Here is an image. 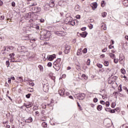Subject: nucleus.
<instances>
[{"label":"nucleus","mask_w":128,"mask_h":128,"mask_svg":"<svg viewBox=\"0 0 128 128\" xmlns=\"http://www.w3.org/2000/svg\"><path fill=\"white\" fill-rule=\"evenodd\" d=\"M50 36H52V34L50 33V32L44 30L40 32V40H50Z\"/></svg>","instance_id":"1"},{"label":"nucleus","mask_w":128,"mask_h":128,"mask_svg":"<svg viewBox=\"0 0 128 128\" xmlns=\"http://www.w3.org/2000/svg\"><path fill=\"white\" fill-rule=\"evenodd\" d=\"M61 60L62 59L60 58H58L54 62V66L53 68H54V70H57V72H58V70H60V66H62V64H60Z\"/></svg>","instance_id":"2"},{"label":"nucleus","mask_w":128,"mask_h":128,"mask_svg":"<svg viewBox=\"0 0 128 128\" xmlns=\"http://www.w3.org/2000/svg\"><path fill=\"white\" fill-rule=\"evenodd\" d=\"M66 18L65 20L66 22H67V24H68V22H72V18L70 16V13H68L66 14Z\"/></svg>","instance_id":"3"},{"label":"nucleus","mask_w":128,"mask_h":128,"mask_svg":"<svg viewBox=\"0 0 128 128\" xmlns=\"http://www.w3.org/2000/svg\"><path fill=\"white\" fill-rule=\"evenodd\" d=\"M86 96V94H76V97L78 100H84V98Z\"/></svg>","instance_id":"4"},{"label":"nucleus","mask_w":128,"mask_h":128,"mask_svg":"<svg viewBox=\"0 0 128 128\" xmlns=\"http://www.w3.org/2000/svg\"><path fill=\"white\" fill-rule=\"evenodd\" d=\"M56 58V54H53L52 55H48L46 60H50V62H52V60H54Z\"/></svg>","instance_id":"5"},{"label":"nucleus","mask_w":128,"mask_h":128,"mask_svg":"<svg viewBox=\"0 0 128 128\" xmlns=\"http://www.w3.org/2000/svg\"><path fill=\"white\" fill-rule=\"evenodd\" d=\"M48 88H50V86L48 83L46 84H43V90L45 92H48Z\"/></svg>","instance_id":"6"},{"label":"nucleus","mask_w":128,"mask_h":128,"mask_svg":"<svg viewBox=\"0 0 128 128\" xmlns=\"http://www.w3.org/2000/svg\"><path fill=\"white\" fill-rule=\"evenodd\" d=\"M55 34L58 36H64L66 32L64 31H57L55 32Z\"/></svg>","instance_id":"7"},{"label":"nucleus","mask_w":128,"mask_h":128,"mask_svg":"<svg viewBox=\"0 0 128 128\" xmlns=\"http://www.w3.org/2000/svg\"><path fill=\"white\" fill-rule=\"evenodd\" d=\"M78 36H82V38H86V36H88V32H84L82 33L78 32Z\"/></svg>","instance_id":"8"},{"label":"nucleus","mask_w":128,"mask_h":128,"mask_svg":"<svg viewBox=\"0 0 128 128\" xmlns=\"http://www.w3.org/2000/svg\"><path fill=\"white\" fill-rule=\"evenodd\" d=\"M54 2H56V0H51L49 2V6L50 8H54V6H56V4H54Z\"/></svg>","instance_id":"9"},{"label":"nucleus","mask_w":128,"mask_h":128,"mask_svg":"<svg viewBox=\"0 0 128 128\" xmlns=\"http://www.w3.org/2000/svg\"><path fill=\"white\" fill-rule=\"evenodd\" d=\"M70 46H66L65 50H64V52L66 54H68L70 52Z\"/></svg>","instance_id":"10"},{"label":"nucleus","mask_w":128,"mask_h":128,"mask_svg":"<svg viewBox=\"0 0 128 128\" xmlns=\"http://www.w3.org/2000/svg\"><path fill=\"white\" fill-rule=\"evenodd\" d=\"M32 8H34V14H38V12H41L42 10V8H40L39 7H34Z\"/></svg>","instance_id":"11"},{"label":"nucleus","mask_w":128,"mask_h":128,"mask_svg":"<svg viewBox=\"0 0 128 128\" xmlns=\"http://www.w3.org/2000/svg\"><path fill=\"white\" fill-rule=\"evenodd\" d=\"M19 48L21 50L22 52H28V50H26V48L24 46H19Z\"/></svg>","instance_id":"12"},{"label":"nucleus","mask_w":128,"mask_h":128,"mask_svg":"<svg viewBox=\"0 0 128 128\" xmlns=\"http://www.w3.org/2000/svg\"><path fill=\"white\" fill-rule=\"evenodd\" d=\"M91 6L92 7V9L93 10H94L96 8H98V3L96 2H93L91 4Z\"/></svg>","instance_id":"13"},{"label":"nucleus","mask_w":128,"mask_h":128,"mask_svg":"<svg viewBox=\"0 0 128 128\" xmlns=\"http://www.w3.org/2000/svg\"><path fill=\"white\" fill-rule=\"evenodd\" d=\"M58 92L61 96H64V90H60L58 91Z\"/></svg>","instance_id":"14"},{"label":"nucleus","mask_w":128,"mask_h":128,"mask_svg":"<svg viewBox=\"0 0 128 128\" xmlns=\"http://www.w3.org/2000/svg\"><path fill=\"white\" fill-rule=\"evenodd\" d=\"M30 16H32V13L30 12L26 14L24 16L25 20H30Z\"/></svg>","instance_id":"15"},{"label":"nucleus","mask_w":128,"mask_h":128,"mask_svg":"<svg viewBox=\"0 0 128 128\" xmlns=\"http://www.w3.org/2000/svg\"><path fill=\"white\" fill-rule=\"evenodd\" d=\"M30 37L28 36H24L22 37V40H28Z\"/></svg>","instance_id":"16"},{"label":"nucleus","mask_w":128,"mask_h":128,"mask_svg":"<svg viewBox=\"0 0 128 128\" xmlns=\"http://www.w3.org/2000/svg\"><path fill=\"white\" fill-rule=\"evenodd\" d=\"M24 122H28V123L32 122V118L30 117L29 118L26 119L24 120Z\"/></svg>","instance_id":"17"},{"label":"nucleus","mask_w":128,"mask_h":128,"mask_svg":"<svg viewBox=\"0 0 128 128\" xmlns=\"http://www.w3.org/2000/svg\"><path fill=\"white\" fill-rule=\"evenodd\" d=\"M77 56H82V49L80 48L78 50L77 53H76Z\"/></svg>","instance_id":"18"},{"label":"nucleus","mask_w":128,"mask_h":128,"mask_svg":"<svg viewBox=\"0 0 128 128\" xmlns=\"http://www.w3.org/2000/svg\"><path fill=\"white\" fill-rule=\"evenodd\" d=\"M67 24H69V26H74L76 24V22H74V20H72L69 22L68 23H66Z\"/></svg>","instance_id":"19"},{"label":"nucleus","mask_w":128,"mask_h":128,"mask_svg":"<svg viewBox=\"0 0 128 128\" xmlns=\"http://www.w3.org/2000/svg\"><path fill=\"white\" fill-rule=\"evenodd\" d=\"M109 56L111 58H112L114 60V58H116V55L112 53H110Z\"/></svg>","instance_id":"20"},{"label":"nucleus","mask_w":128,"mask_h":128,"mask_svg":"<svg viewBox=\"0 0 128 128\" xmlns=\"http://www.w3.org/2000/svg\"><path fill=\"white\" fill-rule=\"evenodd\" d=\"M24 106H26V108H32V105L31 104H26L24 103Z\"/></svg>","instance_id":"21"},{"label":"nucleus","mask_w":128,"mask_h":128,"mask_svg":"<svg viewBox=\"0 0 128 128\" xmlns=\"http://www.w3.org/2000/svg\"><path fill=\"white\" fill-rule=\"evenodd\" d=\"M42 128H48V124L46 122H43L42 124Z\"/></svg>","instance_id":"22"},{"label":"nucleus","mask_w":128,"mask_h":128,"mask_svg":"<svg viewBox=\"0 0 128 128\" xmlns=\"http://www.w3.org/2000/svg\"><path fill=\"white\" fill-rule=\"evenodd\" d=\"M96 108L98 110L99 112H100V110H102V105H98L97 106Z\"/></svg>","instance_id":"23"},{"label":"nucleus","mask_w":128,"mask_h":128,"mask_svg":"<svg viewBox=\"0 0 128 128\" xmlns=\"http://www.w3.org/2000/svg\"><path fill=\"white\" fill-rule=\"evenodd\" d=\"M120 62H122V60H124V55L120 56Z\"/></svg>","instance_id":"24"},{"label":"nucleus","mask_w":128,"mask_h":128,"mask_svg":"<svg viewBox=\"0 0 128 128\" xmlns=\"http://www.w3.org/2000/svg\"><path fill=\"white\" fill-rule=\"evenodd\" d=\"M120 128H128V124H124Z\"/></svg>","instance_id":"25"},{"label":"nucleus","mask_w":128,"mask_h":128,"mask_svg":"<svg viewBox=\"0 0 128 128\" xmlns=\"http://www.w3.org/2000/svg\"><path fill=\"white\" fill-rule=\"evenodd\" d=\"M38 67L39 70H40L41 72H42V70H44V67L42 66L39 65Z\"/></svg>","instance_id":"26"},{"label":"nucleus","mask_w":128,"mask_h":128,"mask_svg":"<svg viewBox=\"0 0 128 128\" xmlns=\"http://www.w3.org/2000/svg\"><path fill=\"white\" fill-rule=\"evenodd\" d=\"M106 12H103L102 13V18H106Z\"/></svg>","instance_id":"27"},{"label":"nucleus","mask_w":128,"mask_h":128,"mask_svg":"<svg viewBox=\"0 0 128 128\" xmlns=\"http://www.w3.org/2000/svg\"><path fill=\"white\" fill-rule=\"evenodd\" d=\"M86 64L87 66H90V59H88L87 62H86Z\"/></svg>","instance_id":"28"},{"label":"nucleus","mask_w":128,"mask_h":128,"mask_svg":"<svg viewBox=\"0 0 128 128\" xmlns=\"http://www.w3.org/2000/svg\"><path fill=\"white\" fill-rule=\"evenodd\" d=\"M83 54H86L88 52V48H84L83 50H82Z\"/></svg>","instance_id":"29"},{"label":"nucleus","mask_w":128,"mask_h":128,"mask_svg":"<svg viewBox=\"0 0 128 128\" xmlns=\"http://www.w3.org/2000/svg\"><path fill=\"white\" fill-rule=\"evenodd\" d=\"M75 10H76L77 12L80 10V6L77 5L75 6Z\"/></svg>","instance_id":"30"},{"label":"nucleus","mask_w":128,"mask_h":128,"mask_svg":"<svg viewBox=\"0 0 128 128\" xmlns=\"http://www.w3.org/2000/svg\"><path fill=\"white\" fill-rule=\"evenodd\" d=\"M96 66L99 68H102V64H97Z\"/></svg>","instance_id":"31"},{"label":"nucleus","mask_w":128,"mask_h":128,"mask_svg":"<svg viewBox=\"0 0 128 128\" xmlns=\"http://www.w3.org/2000/svg\"><path fill=\"white\" fill-rule=\"evenodd\" d=\"M122 84H120L119 86L118 87V90L120 91V92H122Z\"/></svg>","instance_id":"32"},{"label":"nucleus","mask_w":128,"mask_h":128,"mask_svg":"<svg viewBox=\"0 0 128 128\" xmlns=\"http://www.w3.org/2000/svg\"><path fill=\"white\" fill-rule=\"evenodd\" d=\"M115 106H116V102H112L111 104V107L112 108H114Z\"/></svg>","instance_id":"33"},{"label":"nucleus","mask_w":128,"mask_h":128,"mask_svg":"<svg viewBox=\"0 0 128 128\" xmlns=\"http://www.w3.org/2000/svg\"><path fill=\"white\" fill-rule=\"evenodd\" d=\"M112 123H107L106 126V128H110V127L112 126Z\"/></svg>","instance_id":"34"},{"label":"nucleus","mask_w":128,"mask_h":128,"mask_svg":"<svg viewBox=\"0 0 128 128\" xmlns=\"http://www.w3.org/2000/svg\"><path fill=\"white\" fill-rule=\"evenodd\" d=\"M104 66H108V61H105L104 62Z\"/></svg>","instance_id":"35"},{"label":"nucleus","mask_w":128,"mask_h":128,"mask_svg":"<svg viewBox=\"0 0 128 128\" xmlns=\"http://www.w3.org/2000/svg\"><path fill=\"white\" fill-rule=\"evenodd\" d=\"M36 38L31 39V40H30V42L32 44V43L34 42H36Z\"/></svg>","instance_id":"36"},{"label":"nucleus","mask_w":128,"mask_h":128,"mask_svg":"<svg viewBox=\"0 0 128 128\" xmlns=\"http://www.w3.org/2000/svg\"><path fill=\"white\" fill-rule=\"evenodd\" d=\"M121 72L123 74H126V70H124V68L121 69Z\"/></svg>","instance_id":"37"},{"label":"nucleus","mask_w":128,"mask_h":128,"mask_svg":"<svg viewBox=\"0 0 128 128\" xmlns=\"http://www.w3.org/2000/svg\"><path fill=\"white\" fill-rule=\"evenodd\" d=\"M114 64H118V59L114 58Z\"/></svg>","instance_id":"38"},{"label":"nucleus","mask_w":128,"mask_h":128,"mask_svg":"<svg viewBox=\"0 0 128 128\" xmlns=\"http://www.w3.org/2000/svg\"><path fill=\"white\" fill-rule=\"evenodd\" d=\"M30 96H32V94H28L26 95V98H30Z\"/></svg>","instance_id":"39"},{"label":"nucleus","mask_w":128,"mask_h":128,"mask_svg":"<svg viewBox=\"0 0 128 128\" xmlns=\"http://www.w3.org/2000/svg\"><path fill=\"white\" fill-rule=\"evenodd\" d=\"M116 109H114V110H110V114H114V112H116Z\"/></svg>","instance_id":"40"},{"label":"nucleus","mask_w":128,"mask_h":128,"mask_svg":"<svg viewBox=\"0 0 128 128\" xmlns=\"http://www.w3.org/2000/svg\"><path fill=\"white\" fill-rule=\"evenodd\" d=\"M11 62H18V61H16L14 58L11 59Z\"/></svg>","instance_id":"41"},{"label":"nucleus","mask_w":128,"mask_h":128,"mask_svg":"<svg viewBox=\"0 0 128 128\" xmlns=\"http://www.w3.org/2000/svg\"><path fill=\"white\" fill-rule=\"evenodd\" d=\"M110 110H111L110 108H105V110H106V112H110Z\"/></svg>","instance_id":"42"},{"label":"nucleus","mask_w":128,"mask_h":128,"mask_svg":"<svg viewBox=\"0 0 128 128\" xmlns=\"http://www.w3.org/2000/svg\"><path fill=\"white\" fill-rule=\"evenodd\" d=\"M52 66V64L50 62H48L47 64V66L49 68H51Z\"/></svg>","instance_id":"43"},{"label":"nucleus","mask_w":128,"mask_h":128,"mask_svg":"<svg viewBox=\"0 0 128 128\" xmlns=\"http://www.w3.org/2000/svg\"><path fill=\"white\" fill-rule=\"evenodd\" d=\"M6 66L7 68H8V66H10V61L8 60L6 61Z\"/></svg>","instance_id":"44"},{"label":"nucleus","mask_w":128,"mask_h":128,"mask_svg":"<svg viewBox=\"0 0 128 128\" xmlns=\"http://www.w3.org/2000/svg\"><path fill=\"white\" fill-rule=\"evenodd\" d=\"M88 26L89 27L90 30H92V28H94V25L90 24V25H88Z\"/></svg>","instance_id":"45"},{"label":"nucleus","mask_w":128,"mask_h":128,"mask_svg":"<svg viewBox=\"0 0 128 128\" xmlns=\"http://www.w3.org/2000/svg\"><path fill=\"white\" fill-rule=\"evenodd\" d=\"M42 108H46V104H42Z\"/></svg>","instance_id":"46"},{"label":"nucleus","mask_w":128,"mask_h":128,"mask_svg":"<svg viewBox=\"0 0 128 128\" xmlns=\"http://www.w3.org/2000/svg\"><path fill=\"white\" fill-rule=\"evenodd\" d=\"M105 104L106 107L110 106V102L107 101Z\"/></svg>","instance_id":"47"},{"label":"nucleus","mask_w":128,"mask_h":128,"mask_svg":"<svg viewBox=\"0 0 128 128\" xmlns=\"http://www.w3.org/2000/svg\"><path fill=\"white\" fill-rule=\"evenodd\" d=\"M98 98H94L93 102H98Z\"/></svg>","instance_id":"48"},{"label":"nucleus","mask_w":128,"mask_h":128,"mask_svg":"<svg viewBox=\"0 0 128 128\" xmlns=\"http://www.w3.org/2000/svg\"><path fill=\"white\" fill-rule=\"evenodd\" d=\"M9 56H10V58H13L14 56V53H12V54H9Z\"/></svg>","instance_id":"49"},{"label":"nucleus","mask_w":128,"mask_h":128,"mask_svg":"<svg viewBox=\"0 0 128 128\" xmlns=\"http://www.w3.org/2000/svg\"><path fill=\"white\" fill-rule=\"evenodd\" d=\"M12 6H13V8H14V6H16V2H12Z\"/></svg>","instance_id":"50"},{"label":"nucleus","mask_w":128,"mask_h":128,"mask_svg":"<svg viewBox=\"0 0 128 128\" xmlns=\"http://www.w3.org/2000/svg\"><path fill=\"white\" fill-rule=\"evenodd\" d=\"M11 50V47H6V52H10V50Z\"/></svg>","instance_id":"51"},{"label":"nucleus","mask_w":128,"mask_h":128,"mask_svg":"<svg viewBox=\"0 0 128 128\" xmlns=\"http://www.w3.org/2000/svg\"><path fill=\"white\" fill-rule=\"evenodd\" d=\"M100 104H101L104 105V104H106V102H104V100H100Z\"/></svg>","instance_id":"52"},{"label":"nucleus","mask_w":128,"mask_h":128,"mask_svg":"<svg viewBox=\"0 0 128 128\" xmlns=\"http://www.w3.org/2000/svg\"><path fill=\"white\" fill-rule=\"evenodd\" d=\"M108 50V48H104L102 50V52H106Z\"/></svg>","instance_id":"53"},{"label":"nucleus","mask_w":128,"mask_h":128,"mask_svg":"<svg viewBox=\"0 0 128 128\" xmlns=\"http://www.w3.org/2000/svg\"><path fill=\"white\" fill-rule=\"evenodd\" d=\"M78 106L80 108V110H82V107L80 106V103L78 102H77Z\"/></svg>","instance_id":"54"},{"label":"nucleus","mask_w":128,"mask_h":128,"mask_svg":"<svg viewBox=\"0 0 128 128\" xmlns=\"http://www.w3.org/2000/svg\"><path fill=\"white\" fill-rule=\"evenodd\" d=\"M40 22H44V18H41V19L40 20Z\"/></svg>","instance_id":"55"},{"label":"nucleus","mask_w":128,"mask_h":128,"mask_svg":"<svg viewBox=\"0 0 128 128\" xmlns=\"http://www.w3.org/2000/svg\"><path fill=\"white\" fill-rule=\"evenodd\" d=\"M0 20H4V16H0Z\"/></svg>","instance_id":"56"},{"label":"nucleus","mask_w":128,"mask_h":128,"mask_svg":"<svg viewBox=\"0 0 128 128\" xmlns=\"http://www.w3.org/2000/svg\"><path fill=\"white\" fill-rule=\"evenodd\" d=\"M80 30H82V31L86 30V27H83Z\"/></svg>","instance_id":"57"},{"label":"nucleus","mask_w":128,"mask_h":128,"mask_svg":"<svg viewBox=\"0 0 128 128\" xmlns=\"http://www.w3.org/2000/svg\"><path fill=\"white\" fill-rule=\"evenodd\" d=\"M38 108L36 107V106H34L33 108V110H38Z\"/></svg>","instance_id":"58"},{"label":"nucleus","mask_w":128,"mask_h":128,"mask_svg":"<svg viewBox=\"0 0 128 128\" xmlns=\"http://www.w3.org/2000/svg\"><path fill=\"white\" fill-rule=\"evenodd\" d=\"M19 78L20 79V82H24V80L22 79V78L20 76L19 77Z\"/></svg>","instance_id":"59"},{"label":"nucleus","mask_w":128,"mask_h":128,"mask_svg":"<svg viewBox=\"0 0 128 128\" xmlns=\"http://www.w3.org/2000/svg\"><path fill=\"white\" fill-rule=\"evenodd\" d=\"M28 90H29L28 91L30 92H34V89L33 88H29Z\"/></svg>","instance_id":"60"},{"label":"nucleus","mask_w":128,"mask_h":128,"mask_svg":"<svg viewBox=\"0 0 128 128\" xmlns=\"http://www.w3.org/2000/svg\"><path fill=\"white\" fill-rule=\"evenodd\" d=\"M30 86H34V82H31V83H30Z\"/></svg>","instance_id":"61"},{"label":"nucleus","mask_w":128,"mask_h":128,"mask_svg":"<svg viewBox=\"0 0 128 128\" xmlns=\"http://www.w3.org/2000/svg\"><path fill=\"white\" fill-rule=\"evenodd\" d=\"M76 18L78 20H80V15H77L76 16Z\"/></svg>","instance_id":"62"},{"label":"nucleus","mask_w":128,"mask_h":128,"mask_svg":"<svg viewBox=\"0 0 128 128\" xmlns=\"http://www.w3.org/2000/svg\"><path fill=\"white\" fill-rule=\"evenodd\" d=\"M4 4V2L2 0H0V6H2Z\"/></svg>","instance_id":"63"},{"label":"nucleus","mask_w":128,"mask_h":128,"mask_svg":"<svg viewBox=\"0 0 128 128\" xmlns=\"http://www.w3.org/2000/svg\"><path fill=\"white\" fill-rule=\"evenodd\" d=\"M114 48V46H112V45H110V46H108V48H109L110 49H112V48Z\"/></svg>","instance_id":"64"}]
</instances>
